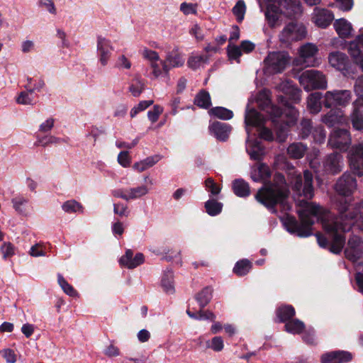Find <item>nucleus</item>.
Listing matches in <instances>:
<instances>
[{
  "mask_svg": "<svg viewBox=\"0 0 363 363\" xmlns=\"http://www.w3.org/2000/svg\"><path fill=\"white\" fill-rule=\"evenodd\" d=\"M357 179L349 172H345L337 181L335 191L341 196L337 203L338 216H333L329 211L314 203L301 201V208L297 210L300 222L294 217L287 216L284 225L290 233L306 238L311 235V225L314 220H321L324 228L334 240L333 251L338 252L345 243V233L352 227L363 231V202L352 203V194L357 189Z\"/></svg>",
  "mask_w": 363,
  "mask_h": 363,
  "instance_id": "obj_1",
  "label": "nucleus"
},
{
  "mask_svg": "<svg viewBox=\"0 0 363 363\" xmlns=\"http://www.w3.org/2000/svg\"><path fill=\"white\" fill-rule=\"evenodd\" d=\"M289 194V188L284 176L276 173L272 182L265 183L257 192L255 199L272 213L278 203L285 205V199Z\"/></svg>",
  "mask_w": 363,
  "mask_h": 363,
  "instance_id": "obj_2",
  "label": "nucleus"
},
{
  "mask_svg": "<svg viewBox=\"0 0 363 363\" xmlns=\"http://www.w3.org/2000/svg\"><path fill=\"white\" fill-rule=\"evenodd\" d=\"M289 174L293 176L290 183L292 189L298 196H303L306 199H311L313 196V174L309 170L303 172V176L297 173L294 168L290 169Z\"/></svg>",
  "mask_w": 363,
  "mask_h": 363,
  "instance_id": "obj_3",
  "label": "nucleus"
},
{
  "mask_svg": "<svg viewBox=\"0 0 363 363\" xmlns=\"http://www.w3.org/2000/svg\"><path fill=\"white\" fill-rule=\"evenodd\" d=\"M265 120L262 114L255 109L247 110L245 116V130L250 138V127H257L259 128V137L265 140L272 141L274 140V135L272 130L264 126Z\"/></svg>",
  "mask_w": 363,
  "mask_h": 363,
  "instance_id": "obj_4",
  "label": "nucleus"
},
{
  "mask_svg": "<svg viewBox=\"0 0 363 363\" xmlns=\"http://www.w3.org/2000/svg\"><path fill=\"white\" fill-rule=\"evenodd\" d=\"M299 82L307 91L327 88L325 76L320 71L316 69H308L303 72L299 76Z\"/></svg>",
  "mask_w": 363,
  "mask_h": 363,
  "instance_id": "obj_5",
  "label": "nucleus"
},
{
  "mask_svg": "<svg viewBox=\"0 0 363 363\" xmlns=\"http://www.w3.org/2000/svg\"><path fill=\"white\" fill-rule=\"evenodd\" d=\"M351 99L352 93L350 90L335 89L325 92L323 104L328 108L337 106L345 107L350 104Z\"/></svg>",
  "mask_w": 363,
  "mask_h": 363,
  "instance_id": "obj_6",
  "label": "nucleus"
},
{
  "mask_svg": "<svg viewBox=\"0 0 363 363\" xmlns=\"http://www.w3.org/2000/svg\"><path fill=\"white\" fill-rule=\"evenodd\" d=\"M265 67L271 74L283 72L289 63V55L285 52H272L264 59Z\"/></svg>",
  "mask_w": 363,
  "mask_h": 363,
  "instance_id": "obj_7",
  "label": "nucleus"
},
{
  "mask_svg": "<svg viewBox=\"0 0 363 363\" xmlns=\"http://www.w3.org/2000/svg\"><path fill=\"white\" fill-rule=\"evenodd\" d=\"M306 29L302 23L291 22L287 24L279 34V40L283 43H290L304 38Z\"/></svg>",
  "mask_w": 363,
  "mask_h": 363,
  "instance_id": "obj_8",
  "label": "nucleus"
},
{
  "mask_svg": "<svg viewBox=\"0 0 363 363\" xmlns=\"http://www.w3.org/2000/svg\"><path fill=\"white\" fill-rule=\"evenodd\" d=\"M351 137L347 129L334 130L330 135L328 145L333 149L346 151L351 145Z\"/></svg>",
  "mask_w": 363,
  "mask_h": 363,
  "instance_id": "obj_9",
  "label": "nucleus"
},
{
  "mask_svg": "<svg viewBox=\"0 0 363 363\" xmlns=\"http://www.w3.org/2000/svg\"><path fill=\"white\" fill-rule=\"evenodd\" d=\"M350 167L353 174L363 176V144L352 146L347 155Z\"/></svg>",
  "mask_w": 363,
  "mask_h": 363,
  "instance_id": "obj_10",
  "label": "nucleus"
},
{
  "mask_svg": "<svg viewBox=\"0 0 363 363\" xmlns=\"http://www.w3.org/2000/svg\"><path fill=\"white\" fill-rule=\"evenodd\" d=\"M96 50L99 62L103 67L106 66L113 50L111 40L99 35L96 41Z\"/></svg>",
  "mask_w": 363,
  "mask_h": 363,
  "instance_id": "obj_11",
  "label": "nucleus"
},
{
  "mask_svg": "<svg viewBox=\"0 0 363 363\" xmlns=\"http://www.w3.org/2000/svg\"><path fill=\"white\" fill-rule=\"evenodd\" d=\"M343 167V157L337 152L328 155L323 160V169L329 174H337L342 170Z\"/></svg>",
  "mask_w": 363,
  "mask_h": 363,
  "instance_id": "obj_12",
  "label": "nucleus"
},
{
  "mask_svg": "<svg viewBox=\"0 0 363 363\" xmlns=\"http://www.w3.org/2000/svg\"><path fill=\"white\" fill-rule=\"evenodd\" d=\"M346 257L355 262L363 255V241L357 235L352 236L345 250Z\"/></svg>",
  "mask_w": 363,
  "mask_h": 363,
  "instance_id": "obj_13",
  "label": "nucleus"
},
{
  "mask_svg": "<svg viewBox=\"0 0 363 363\" xmlns=\"http://www.w3.org/2000/svg\"><path fill=\"white\" fill-rule=\"evenodd\" d=\"M258 103L263 110L266 111L273 118V122H276V118H279L282 115L281 108L272 104L267 91H262L258 95Z\"/></svg>",
  "mask_w": 363,
  "mask_h": 363,
  "instance_id": "obj_14",
  "label": "nucleus"
},
{
  "mask_svg": "<svg viewBox=\"0 0 363 363\" xmlns=\"http://www.w3.org/2000/svg\"><path fill=\"white\" fill-rule=\"evenodd\" d=\"M318 51V47L313 43H308L301 46L298 52L301 63L307 67L315 66V56Z\"/></svg>",
  "mask_w": 363,
  "mask_h": 363,
  "instance_id": "obj_15",
  "label": "nucleus"
},
{
  "mask_svg": "<svg viewBox=\"0 0 363 363\" xmlns=\"http://www.w3.org/2000/svg\"><path fill=\"white\" fill-rule=\"evenodd\" d=\"M348 50L355 63L363 72V33L357 35L355 40L350 43Z\"/></svg>",
  "mask_w": 363,
  "mask_h": 363,
  "instance_id": "obj_16",
  "label": "nucleus"
},
{
  "mask_svg": "<svg viewBox=\"0 0 363 363\" xmlns=\"http://www.w3.org/2000/svg\"><path fill=\"white\" fill-rule=\"evenodd\" d=\"M352 359V354L343 350H337L322 354L321 363H347Z\"/></svg>",
  "mask_w": 363,
  "mask_h": 363,
  "instance_id": "obj_17",
  "label": "nucleus"
},
{
  "mask_svg": "<svg viewBox=\"0 0 363 363\" xmlns=\"http://www.w3.org/2000/svg\"><path fill=\"white\" fill-rule=\"evenodd\" d=\"M313 22L320 28H327L333 21V13L326 9L315 7L313 11Z\"/></svg>",
  "mask_w": 363,
  "mask_h": 363,
  "instance_id": "obj_18",
  "label": "nucleus"
},
{
  "mask_svg": "<svg viewBox=\"0 0 363 363\" xmlns=\"http://www.w3.org/2000/svg\"><path fill=\"white\" fill-rule=\"evenodd\" d=\"M210 133L220 141H226L231 131L230 125L222 122H213L208 127Z\"/></svg>",
  "mask_w": 363,
  "mask_h": 363,
  "instance_id": "obj_19",
  "label": "nucleus"
},
{
  "mask_svg": "<svg viewBox=\"0 0 363 363\" xmlns=\"http://www.w3.org/2000/svg\"><path fill=\"white\" fill-rule=\"evenodd\" d=\"M145 257L143 253H137L133 257V252L127 250L125 254L120 259V264L128 269H134L144 262Z\"/></svg>",
  "mask_w": 363,
  "mask_h": 363,
  "instance_id": "obj_20",
  "label": "nucleus"
},
{
  "mask_svg": "<svg viewBox=\"0 0 363 363\" xmlns=\"http://www.w3.org/2000/svg\"><path fill=\"white\" fill-rule=\"evenodd\" d=\"M271 170L266 164L259 163L252 168L250 177L254 182H263L265 184L271 177Z\"/></svg>",
  "mask_w": 363,
  "mask_h": 363,
  "instance_id": "obj_21",
  "label": "nucleus"
},
{
  "mask_svg": "<svg viewBox=\"0 0 363 363\" xmlns=\"http://www.w3.org/2000/svg\"><path fill=\"white\" fill-rule=\"evenodd\" d=\"M330 65L340 71H347L349 60L347 56L341 52H331L328 56Z\"/></svg>",
  "mask_w": 363,
  "mask_h": 363,
  "instance_id": "obj_22",
  "label": "nucleus"
},
{
  "mask_svg": "<svg viewBox=\"0 0 363 363\" xmlns=\"http://www.w3.org/2000/svg\"><path fill=\"white\" fill-rule=\"evenodd\" d=\"M362 100H356L353 103V111L351 115L352 126L358 130H363V103Z\"/></svg>",
  "mask_w": 363,
  "mask_h": 363,
  "instance_id": "obj_23",
  "label": "nucleus"
},
{
  "mask_svg": "<svg viewBox=\"0 0 363 363\" xmlns=\"http://www.w3.org/2000/svg\"><path fill=\"white\" fill-rule=\"evenodd\" d=\"M334 28L341 38H348L351 36L352 27L351 23L345 18H340L335 21Z\"/></svg>",
  "mask_w": 363,
  "mask_h": 363,
  "instance_id": "obj_24",
  "label": "nucleus"
},
{
  "mask_svg": "<svg viewBox=\"0 0 363 363\" xmlns=\"http://www.w3.org/2000/svg\"><path fill=\"white\" fill-rule=\"evenodd\" d=\"M321 121L328 127H333L337 123H342L343 115L341 111L331 109L321 118Z\"/></svg>",
  "mask_w": 363,
  "mask_h": 363,
  "instance_id": "obj_25",
  "label": "nucleus"
},
{
  "mask_svg": "<svg viewBox=\"0 0 363 363\" xmlns=\"http://www.w3.org/2000/svg\"><path fill=\"white\" fill-rule=\"evenodd\" d=\"M309 219H313L314 220V223L311 225L310 228H311V233H312V225L315 223V222H320L322 223V225H323V223L322 222V220L320 219V220H316L315 218H313V216L311 215L309 217ZM323 229L325 230V231L326 232L329 239H330V241H328V240L323 235H322L320 233H317L316 234V238H317V241H318V245L321 247H327L329 245V242H330V250L331 252H333V253H335V254H338L340 253L342 250H340V252H334L333 251V246H334V240L332 238V236H330V235L328 233V232L326 230V229L324 228V226H323ZM312 234H311V235ZM310 236V235H308ZM342 250V248L341 249Z\"/></svg>",
  "mask_w": 363,
  "mask_h": 363,
  "instance_id": "obj_26",
  "label": "nucleus"
},
{
  "mask_svg": "<svg viewBox=\"0 0 363 363\" xmlns=\"http://www.w3.org/2000/svg\"><path fill=\"white\" fill-rule=\"evenodd\" d=\"M324 97L320 92L311 93L307 100V106L310 112L313 114L319 113L321 110V99Z\"/></svg>",
  "mask_w": 363,
  "mask_h": 363,
  "instance_id": "obj_27",
  "label": "nucleus"
},
{
  "mask_svg": "<svg viewBox=\"0 0 363 363\" xmlns=\"http://www.w3.org/2000/svg\"><path fill=\"white\" fill-rule=\"evenodd\" d=\"M166 59L171 66L174 67H182L184 64L185 59L183 54L179 51L178 47H175L172 50L168 52L166 55Z\"/></svg>",
  "mask_w": 363,
  "mask_h": 363,
  "instance_id": "obj_28",
  "label": "nucleus"
},
{
  "mask_svg": "<svg viewBox=\"0 0 363 363\" xmlns=\"http://www.w3.org/2000/svg\"><path fill=\"white\" fill-rule=\"evenodd\" d=\"M234 194L239 197H247L250 194L249 184L242 179H237L233 182Z\"/></svg>",
  "mask_w": 363,
  "mask_h": 363,
  "instance_id": "obj_29",
  "label": "nucleus"
},
{
  "mask_svg": "<svg viewBox=\"0 0 363 363\" xmlns=\"http://www.w3.org/2000/svg\"><path fill=\"white\" fill-rule=\"evenodd\" d=\"M294 308L291 305L281 306L277 309V315L281 323H286L291 320L295 315Z\"/></svg>",
  "mask_w": 363,
  "mask_h": 363,
  "instance_id": "obj_30",
  "label": "nucleus"
},
{
  "mask_svg": "<svg viewBox=\"0 0 363 363\" xmlns=\"http://www.w3.org/2000/svg\"><path fill=\"white\" fill-rule=\"evenodd\" d=\"M252 268V263L247 259H242L238 261L233 269L234 274L238 277L247 274Z\"/></svg>",
  "mask_w": 363,
  "mask_h": 363,
  "instance_id": "obj_31",
  "label": "nucleus"
},
{
  "mask_svg": "<svg viewBox=\"0 0 363 363\" xmlns=\"http://www.w3.org/2000/svg\"><path fill=\"white\" fill-rule=\"evenodd\" d=\"M307 147L301 143H294L287 148V153L290 157L294 159H300L306 153Z\"/></svg>",
  "mask_w": 363,
  "mask_h": 363,
  "instance_id": "obj_32",
  "label": "nucleus"
},
{
  "mask_svg": "<svg viewBox=\"0 0 363 363\" xmlns=\"http://www.w3.org/2000/svg\"><path fill=\"white\" fill-rule=\"evenodd\" d=\"M212 292L213 289L207 286L195 296V299L201 308H203L210 302L212 298Z\"/></svg>",
  "mask_w": 363,
  "mask_h": 363,
  "instance_id": "obj_33",
  "label": "nucleus"
},
{
  "mask_svg": "<svg viewBox=\"0 0 363 363\" xmlns=\"http://www.w3.org/2000/svg\"><path fill=\"white\" fill-rule=\"evenodd\" d=\"M279 17V9L276 6L272 5L267 6L265 11V18L271 28H274L278 25Z\"/></svg>",
  "mask_w": 363,
  "mask_h": 363,
  "instance_id": "obj_34",
  "label": "nucleus"
},
{
  "mask_svg": "<svg viewBox=\"0 0 363 363\" xmlns=\"http://www.w3.org/2000/svg\"><path fill=\"white\" fill-rule=\"evenodd\" d=\"M173 278L174 275L172 270L164 272L162 277L161 284L167 294H172L174 292Z\"/></svg>",
  "mask_w": 363,
  "mask_h": 363,
  "instance_id": "obj_35",
  "label": "nucleus"
},
{
  "mask_svg": "<svg viewBox=\"0 0 363 363\" xmlns=\"http://www.w3.org/2000/svg\"><path fill=\"white\" fill-rule=\"evenodd\" d=\"M284 327L286 332L296 335L301 334L303 332L305 324L301 320L295 318L286 322Z\"/></svg>",
  "mask_w": 363,
  "mask_h": 363,
  "instance_id": "obj_36",
  "label": "nucleus"
},
{
  "mask_svg": "<svg viewBox=\"0 0 363 363\" xmlns=\"http://www.w3.org/2000/svg\"><path fill=\"white\" fill-rule=\"evenodd\" d=\"M160 160V157L158 155L148 157L140 162L135 163L133 168L138 172H142L155 165Z\"/></svg>",
  "mask_w": 363,
  "mask_h": 363,
  "instance_id": "obj_37",
  "label": "nucleus"
},
{
  "mask_svg": "<svg viewBox=\"0 0 363 363\" xmlns=\"http://www.w3.org/2000/svg\"><path fill=\"white\" fill-rule=\"evenodd\" d=\"M204 206L206 213L211 216L220 214L223 209V203L213 199H210L206 201Z\"/></svg>",
  "mask_w": 363,
  "mask_h": 363,
  "instance_id": "obj_38",
  "label": "nucleus"
},
{
  "mask_svg": "<svg viewBox=\"0 0 363 363\" xmlns=\"http://www.w3.org/2000/svg\"><path fill=\"white\" fill-rule=\"evenodd\" d=\"M186 313L190 318L196 320H210L214 321L216 318V315L213 313L209 311H203V308H201L198 313L191 311L190 309V304L186 310Z\"/></svg>",
  "mask_w": 363,
  "mask_h": 363,
  "instance_id": "obj_39",
  "label": "nucleus"
},
{
  "mask_svg": "<svg viewBox=\"0 0 363 363\" xmlns=\"http://www.w3.org/2000/svg\"><path fill=\"white\" fill-rule=\"evenodd\" d=\"M247 151L249 153L250 158L254 160H260L263 155V150L261 148L257 142L254 141L250 146L249 138L247 140Z\"/></svg>",
  "mask_w": 363,
  "mask_h": 363,
  "instance_id": "obj_40",
  "label": "nucleus"
},
{
  "mask_svg": "<svg viewBox=\"0 0 363 363\" xmlns=\"http://www.w3.org/2000/svg\"><path fill=\"white\" fill-rule=\"evenodd\" d=\"M194 104L203 108H208L211 105V96L208 91H201L194 99Z\"/></svg>",
  "mask_w": 363,
  "mask_h": 363,
  "instance_id": "obj_41",
  "label": "nucleus"
},
{
  "mask_svg": "<svg viewBox=\"0 0 363 363\" xmlns=\"http://www.w3.org/2000/svg\"><path fill=\"white\" fill-rule=\"evenodd\" d=\"M209 113L216 118L222 120H229L233 117L232 111L221 106H217L211 108Z\"/></svg>",
  "mask_w": 363,
  "mask_h": 363,
  "instance_id": "obj_42",
  "label": "nucleus"
},
{
  "mask_svg": "<svg viewBox=\"0 0 363 363\" xmlns=\"http://www.w3.org/2000/svg\"><path fill=\"white\" fill-rule=\"evenodd\" d=\"M208 62V57L202 55L192 54L188 59L187 65L192 69H196L201 65Z\"/></svg>",
  "mask_w": 363,
  "mask_h": 363,
  "instance_id": "obj_43",
  "label": "nucleus"
},
{
  "mask_svg": "<svg viewBox=\"0 0 363 363\" xmlns=\"http://www.w3.org/2000/svg\"><path fill=\"white\" fill-rule=\"evenodd\" d=\"M246 12V6L243 0H238L233 8V13L236 17L238 22L243 21Z\"/></svg>",
  "mask_w": 363,
  "mask_h": 363,
  "instance_id": "obj_44",
  "label": "nucleus"
},
{
  "mask_svg": "<svg viewBox=\"0 0 363 363\" xmlns=\"http://www.w3.org/2000/svg\"><path fill=\"white\" fill-rule=\"evenodd\" d=\"M312 121L311 119L303 118L300 123V137L305 139L312 133Z\"/></svg>",
  "mask_w": 363,
  "mask_h": 363,
  "instance_id": "obj_45",
  "label": "nucleus"
},
{
  "mask_svg": "<svg viewBox=\"0 0 363 363\" xmlns=\"http://www.w3.org/2000/svg\"><path fill=\"white\" fill-rule=\"evenodd\" d=\"M57 281L65 294L70 296H75L77 295V291L65 280V279L61 274L57 275Z\"/></svg>",
  "mask_w": 363,
  "mask_h": 363,
  "instance_id": "obj_46",
  "label": "nucleus"
},
{
  "mask_svg": "<svg viewBox=\"0 0 363 363\" xmlns=\"http://www.w3.org/2000/svg\"><path fill=\"white\" fill-rule=\"evenodd\" d=\"M206 347L213 350L215 352H220L224 347L223 340L220 336H216L211 340H207Z\"/></svg>",
  "mask_w": 363,
  "mask_h": 363,
  "instance_id": "obj_47",
  "label": "nucleus"
},
{
  "mask_svg": "<svg viewBox=\"0 0 363 363\" xmlns=\"http://www.w3.org/2000/svg\"><path fill=\"white\" fill-rule=\"evenodd\" d=\"M127 191L128 192L129 199L131 200L146 195L148 193L149 190L146 186L143 185L140 186L131 188Z\"/></svg>",
  "mask_w": 363,
  "mask_h": 363,
  "instance_id": "obj_48",
  "label": "nucleus"
},
{
  "mask_svg": "<svg viewBox=\"0 0 363 363\" xmlns=\"http://www.w3.org/2000/svg\"><path fill=\"white\" fill-rule=\"evenodd\" d=\"M62 210L67 213H77L82 208V205L75 200H69L62 206Z\"/></svg>",
  "mask_w": 363,
  "mask_h": 363,
  "instance_id": "obj_49",
  "label": "nucleus"
},
{
  "mask_svg": "<svg viewBox=\"0 0 363 363\" xmlns=\"http://www.w3.org/2000/svg\"><path fill=\"white\" fill-rule=\"evenodd\" d=\"M312 134L314 141L316 143L322 144L325 142L326 138V132L323 126L315 127L313 129Z\"/></svg>",
  "mask_w": 363,
  "mask_h": 363,
  "instance_id": "obj_50",
  "label": "nucleus"
},
{
  "mask_svg": "<svg viewBox=\"0 0 363 363\" xmlns=\"http://www.w3.org/2000/svg\"><path fill=\"white\" fill-rule=\"evenodd\" d=\"M135 83L129 86V91L135 97H138L145 89V84L138 79H135Z\"/></svg>",
  "mask_w": 363,
  "mask_h": 363,
  "instance_id": "obj_51",
  "label": "nucleus"
},
{
  "mask_svg": "<svg viewBox=\"0 0 363 363\" xmlns=\"http://www.w3.org/2000/svg\"><path fill=\"white\" fill-rule=\"evenodd\" d=\"M206 189L211 192V196L218 195L220 192V188L215 183L212 178H208L205 180Z\"/></svg>",
  "mask_w": 363,
  "mask_h": 363,
  "instance_id": "obj_52",
  "label": "nucleus"
},
{
  "mask_svg": "<svg viewBox=\"0 0 363 363\" xmlns=\"http://www.w3.org/2000/svg\"><path fill=\"white\" fill-rule=\"evenodd\" d=\"M61 141H62V139H60V138L53 136V135H46V136L40 138L38 140V143H40L43 147H46L50 144L60 143Z\"/></svg>",
  "mask_w": 363,
  "mask_h": 363,
  "instance_id": "obj_53",
  "label": "nucleus"
},
{
  "mask_svg": "<svg viewBox=\"0 0 363 363\" xmlns=\"http://www.w3.org/2000/svg\"><path fill=\"white\" fill-rule=\"evenodd\" d=\"M302 340L307 345H316L315 337V330L313 328L305 330L302 335Z\"/></svg>",
  "mask_w": 363,
  "mask_h": 363,
  "instance_id": "obj_54",
  "label": "nucleus"
},
{
  "mask_svg": "<svg viewBox=\"0 0 363 363\" xmlns=\"http://www.w3.org/2000/svg\"><path fill=\"white\" fill-rule=\"evenodd\" d=\"M228 54L230 60H235L237 62H240V57L242 55V52L240 47L236 45L228 47Z\"/></svg>",
  "mask_w": 363,
  "mask_h": 363,
  "instance_id": "obj_55",
  "label": "nucleus"
},
{
  "mask_svg": "<svg viewBox=\"0 0 363 363\" xmlns=\"http://www.w3.org/2000/svg\"><path fill=\"white\" fill-rule=\"evenodd\" d=\"M0 354L5 359L7 363H15L16 362V354L11 349H3L0 350Z\"/></svg>",
  "mask_w": 363,
  "mask_h": 363,
  "instance_id": "obj_56",
  "label": "nucleus"
},
{
  "mask_svg": "<svg viewBox=\"0 0 363 363\" xmlns=\"http://www.w3.org/2000/svg\"><path fill=\"white\" fill-rule=\"evenodd\" d=\"M1 251L3 254V258L7 259L14 255L15 247L11 242H4L1 247Z\"/></svg>",
  "mask_w": 363,
  "mask_h": 363,
  "instance_id": "obj_57",
  "label": "nucleus"
},
{
  "mask_svg": "<svg viewBox=\"0 0 363 363\" xmlns=\"http://www.w3.org/2000/svg\"><path fill=\"white\" fill-rule=\"evenodd\" d=\"M162 111H163V108L162 106H160L159 105L154 106L153 110L149 111L147 112L148 119L152 123L156 122L158 120L159 116L162 113Z\"/></svg>",
  "mask_w": 363,
  "mask_h": 363,
  "instance_id": "obj_58",
  "label": "nucleus"
},
{
  "mask_svg": "<svg viewBox=\"0 0 363 363\" xmlns=\"http://www.w3.org/2000/svg\"><path fill=\"white\" fill-rule=\"evenodd\" d=\"M142 55L145 59L150 61L151 63L152 62H157L160 60L158 53L156 51L150 50L148 48H144L143 50Z\"/></svg>",
  "mask_w": 363,
  "mask_h": 363,
  "instance_id": "obj_59",
  "label": "nucleus"
},
{
  "mask_svg": "<svg viewBox=\"0 0 363 363\" xmlns=\"http://www.w3.org/2000/svg\"><path fill=\"white\" fill-rule=\"evenodd\" d=\"M354 91L357 96H359L357 100H362L361 103H363V76L358 77L356 79Z\"/></svg>",
  "mask_w": 363,
  "mask_h": 363,
  "instance_id": "obj_60",
  "label": "nucleus"
},
{
  "mask_svg": "<svg viewBox=\"0 0 363 363\" xmlns=\"http://www.w3.org/2000/svg\"><path fill=\"white\" fill-rule=\"evenodd\" d=\"M131 62L130 61L123 55H120L116 62L115 67L118 69H129L131 67Z\"/></svg>",
  "mask_w": 363,
  "mask_h": 363,
  "instance_id": "obj_61",
  "label": "nucleus"
},
{
  "mask_svg": "<svg viewBox=\"0 0 363 363\" xmlns=\"http://www.w3.org/2000/svg\"><path fill=\"white\" fill-rule=\"evenodd\" d=\"M39 6L45 9L50 13L56 14L57 10L53 0H38Z\"/></svg>",
  "mask_w": 363,
  "mask_h": 363,
  "instance_id": "obj_62",
  "label": "nucleus"
},
{
  "mask_svg": "<svg viewBox=\"0 0 363 363\" xmlns=\"http://www.w3.org/2000/svg\"><path fill=\"white\" fill-rule=\"evenodd\" d=\"M180 10L184 15L196 14V4L184 2L180 5Z\"/></svg>",
  "mask_w": 363,
  "mask_h": 363,
  "instance_id": "obj_63",
  "label": "nucleus"
},
{
  "mask_svg": "<svg viewBox=\"0 0 363 363\" xmlns=\"http://www.w3.org/2000/svg\"><path fill=\"white\" fill-rule=\"evenodd\" d=\"M30 93L27 90L26 91H22L20 93L16 101L18 104L23 105H31L33 104V99L30 96Z\"/></svg>",
  "mask_w": 363,
  "mask_h": 363,
  "instance_id": "obj_64",
  "label": "nucleus"
}]
</instances>
